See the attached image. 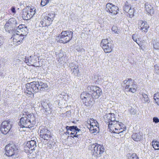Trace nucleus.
<instances>
[{"label":"nucleus","mask_w":159,"mask_h":159,"mask_svg":"<svg viewBox=\"0 0 159 159\" xmlns=\"http://www.w3.org/2000/svg\"><path fill=\"white\" fill-rule=\"evenodd\" d=\"M131 138L134 141H139L142 138V136L139 133H135L132 134Z\"/></svg>","instance_id":"5701e85b"},{"label":"nucleus","mask_w":159,"mask_h":159,"mask_svg":"<svg viewBox=\"0 0 159 159\" xmlns=\"http://www.w3.org/2000/svg\"><path fill=\"white\" fill-rule=\"evenodd\" d=\"M154 99L156 102V101H157V100H156L157 99L158 100V99H159V98H158L156 95H155V94L154 95Z\"/></svg>","instance_id":"5fc2aeb1"},{"label":"nucleus","mask_w":159,"mask_h":159,"mask_svg":"<svg viewBox=\"0 0 159 159\" xmlns=\"http://www.w3.org/2000/svg\"><path fill=\"white\" fill-rule=\"evenodd\" d=\"M143 98L142 99L143 102V103H148L149 102V98L148 96L145 94H143Z\"/></svg>","instance_id":"b1692460"},{"label":"nucleus","mask_w":159,"mask_h":159,"mask_svg":"<svg viewBox=\"0 0 159 159\" xmlns=\"http://www.w3.org/2000/svg\"><path fill=\"white\" fill-rule=\"evenodd\" d=\"M106 10L112 15H116L119 11L118 7L111 3H108L106 4Z\"/></svg>","instance_id":"9b49d317"},{"label":"nucleus","mask_w":159,"mask_h":159,"mask_svg":"<svg viewBox=\"0 0 159 159\" xmlns=\"http://www.w3.org/2000/svg\"><path fill=\"white\" fill-rule=\"evenodd\" d=\"M65 134H69V135H70V133L68 131H67L65 133Z\"/></svg>","instance_id":"4d7b16f0"},{"label":"nucleus","mask_w":159,"mask_h":159,"mask_svg":"<svg viewBox=\"0 0 159 159\" xmlns=\"http://www.w3.org/2000/svg\"><path fill=\"white\" fill-rule=\"evenodd\" d=\"M3 39L2 37L0 36V46L3 44Z\"/></svg>","instance_id":"603ef678"},{"label":"nucleus","mask_w":159,"mask_h":159,"mask_svg":"<svg viewBox=\"0 0 159 159\" xmlns=\"http://www.w3.org/2000/svg\"><path fill=\"white\" fill-rule=\"evenodd\" d=\"M111 114V115H112V113H110ZM111 116H112V115H111ZM112 116H111V118H109V119L110 120H111V117H112Z\"/></svg>","instance_id":"052dcab7"},{"label":"nucleus","mask_w":159,"mask_h":159,"mask_svg":"<svg viewBox=\"0 0 159 159\" xmlns=\"http://www.w3.org/2000/svg\"><path fill=\"white\" fill-rule=\"evenodd\" d=\"M12 125V122L10 121H4L1 125L0 130L4 134H7L10 130Z\"/></svg>","instance_id":"9d476101"},{"label":"nucleus","mask_w":159,"mask_h":159,"mask_svg":"<svg viewBox=\"0 0 159 159\" xmlns=\"http://www.w3.org/2000/svg\"><path fill=\"white\" fill-rule=\"evenodd\" d=\"M152 145L155 150H159V142L155 141H153L152 142Z\"/></svg>","instance_id":"a878e982"},{"label":"nucleus","mask_w":159,"mask_h":159,"mask_svg":"<svg viewBox=\"0 0 159 159\" xmlns=\"http://www.w3.org/2000/svg\"><path fill=\"white\" fill-rule=\"evenodd\" d=\"M115 115L114 113H112V115L111 120H110V122L115 121V118L114 116Z\"/></svg>","instance_id":"8fccbe9b"},{"label":"nucleus","mask_w":159,"mask_h":159,"mask_svg":"<svg viewBox=\"0 0 159 159\" xmlns=\"http://www.w3.org/2000/svg\"><path fill=\"white\" fill-rule=\"evenodd\" d=\"M51 133L50 132L45 134L43 135L40 136V137L41 138L43 139L44 140H48L51 138Z\"/></svg>","instance_id":"bb28decb"},{"label":"nucleus","mask_w":159,"mask_h":159,"mask_svg":"<svg viewBox=\"0 0 159 159\" xmlns=\"http://www.w3.org/2000/svg\"><path fill=\"white\" fill-rule=\"evenodd\" d=\"M145 10L147 12V13L150 15H152L154 14V11L153 7L148 2L145 3Z\"/></svg>","instance_id":"6ab92c4d"},{"label":"nucleus","mask_w":159,"mask_h":159,"mask_svg":"<svg viewBox=\"0 0 159 159\" xmlns=\"http://www.w3.org/2000/svg\"><path fill=\"white\" fill-rule=\"evenodd\" d=\"M27 14L26 16V20H29L32 17L30 15V13L28 11H27Z\"/></svg>","instance_id":"a18cd8bd"},{"label":"nucleus","mask_w":159,"mask_h":159,"mask_svg":"<svg viewBox=\"0 0 159 159\" xmlns=\"http://www.w3.org/2000/svg\"><path fill=\"white\" fill-rule=\"evenodd\" d=\"M55 14L54 12H52L51 13H50L49 14H48V16H49L50 17H52L53 19H54V18L55 16Z\"/></svg>","instance_id":"de8ad7c7"},{"label":"nucleus","mask_w":159,"mask_h":159,"mask_svg":"<svg viewBox=\"0 0 159 159\" xmlns=\"http://www.w3.org/2000/svg\"><path fill=\"white\" fill-rule=\"evenodd\" d=\"M124 83L125 85V89H128V91L132 93H135L137 90V85L135 82L132 81L131 79H128V80H125L124 81Z\"/></svg>","instance_id":"0eeeda50"},{"label":"nucleus","mask_w":159,"mask_h":159,"mask_svg":"<svg viewBox=\"0 0 159 159\" xmlns=\"http://www.w3.org/2000/svg\"><path fill=\"white\" fill-rule=\"evenodd\" d=\"M138 28L142 31L147 32L148 29L149 28V25L145 21L140 20L138 22Z\"/></svg>","instance_id":"4468645a"},{"label":"nucleus","mask_w":159,"mask_h":159,"mask_svg":"<svg viewBox=\"0 0 159 159\" xmlns=\"http://www.w3.org/2000/svg\"><path fill=\"white\" fill-rule=\"evenodd\" d=\"M17 24V21L15 18H10L5 26L6 31L10 33L12 30H15L16 29Z\"/></svg>","instance_id":"423d86ee"},{"label":"nucleus","mask_w":159,"mask_h":159,"mask_svg":"<svg viewBox=\"0 0 159 159\" xmlns=\"http://www.w3.org/2000/svg\"><path fill=\"white\" fill-rule=\"evenodd\" d=\"M122 129H120V128L119 129V131H122V132H123V131H124V130H122Z\"/></svg>","instance_id":"bf43d9fd"},{"label":"nucleus","mask_w":159,"mask_h":159,"mask_svg":"<svg viewBox=\"0 0 159 159\" xmlns=\"http://www.w3.org/2000/svg\"><path fill=\"white\" fill-rule=\"evenodd\" d=\"M123 10L125 12L127 13L129 12L128 14L130 17L132 18L133 16L134 10L131 8V7L129 5L128 2L127 1L125 3L123 7Z\"/></svg>","instance_id":"dca6fc26"},{"label":"nucleus","mask_w":159,"mask_h":159,"mask_svg":"<svg viewBox=\"0 0 159 159\" xmlns=\"http://www.w3.org/2000/svg\"><path fill=\"white\" fill-rule=\"evenodd\" d=\"M100 46L103 49L104 52L106 53L111 52L113 48V45L111 43L109 42L107 39L102 40Z\"/></svg>","instance_id":"6e6552de"},{"label":"nucleus","mask_w":159,"mask_h":159,"mask_svg":"<svg viewBox=\"0 0 159 159\" xmlns=\"http://www.w3.org/2000/svg\"><path fill=\"white\" fill-rule=\"evenodd\" d=\"M50 25V24H48V23L46 21L44 18L43 19V20L41 21H40L39 26L40 27H43L49 26Z\"/></svg>","instance_id":"cd10ccee"},{"label":"nucleus","mask_w":159,"mask_h":159,"mask_svg":"<svg viewBox=\"0 0 159 159\" xmlns=\"http://www.w3.org/2000/svg\"><path fill=\"white\" fill-rule=\"evenodd\" d=\"M50 132V131L46 128L42 129L40 130V136L43 135L45 134H47L48 133H49Z\"/></svg>","instance_id":"c756f323"},{"label":"nucleus","mask_w":159,"mask_h":159,"mask_svg":"<svg viewBox=\"0 0 159 159\" xmlns=\"http://www.w3.org/2000/svg\"><path fill=\"white\" fill-rule=\"evenodd\" d=\"M76 50L78 52H80L82 51V48H80L79 46H77L76 47Z\"/></svg>","instance_id":"09e8293b"},{"label":"nucleus","mask_w":159,"mask_h":159,"mask_svg":"<svg viewBox=\"0 0 159 159\" xmlns=\"http://www.w3.org/2000/svg\"><path fill=\"white\" fill-rule=\"evenodd\" d=\"M6 154L8 156H11L18 152L17 146L14 144H9L6 146L5 148Z\"/></svg>","instance_id":"1a4fd4ad"},{"label":"nucleus","mask_w":159,"mask_h":159,"mask_svg":"<svg viewBox=\"0 0 159 159\" xmlns=\"http://www.w3.org/2000/svg\"><path fill=\"white\" fill-rule=\"evenodd\" d=\"M98 77V81L99 82V81H101L102 80H101V76L100 75H98V76H97Z\"/></svg>","instance_id":"864d4df0"},{"label":"nucleus","mask_w":159,"mask_h":159,"mask_svg":"<svg viewBox=\"0 0 159 159\" xmlns=\"http://www.w3.org/2000/svg\"><path fill=\"white\" fill-rule=\"evenodd\" d=\"M49 0H42L41 5L42 6H45L47 5L49 2Z\"/></svg>","instance_id":"4c0bfd02"},{"label":"nucleus","mask_w":159,"mask_h":159,"mask_svg":"<svg viewBox=\"0 0 159 159\" xmlns=\"http://www.w3.org/2000/svg\"><path fill=\"white\" fill-rule=\"evenodd\" d=\"M73 72L74 73V74H78L79 73V70L77 66H75L73 68Z\"/></svg>","instance_id":"ea45409f"},{"label":"nucleus","mask_w":159,"mask_h":159,"mask_svg":"<svg viewBox=\"0 0 159 159\" xmlns=\"http://www.w3.org/2000/svg\"><path fill=\"white\" fill-rule=\"evenodd\" d=\"M44 18L48 23V24H50V22H52L53 20L52 17H50L49 16H45Z\"/></svg>","instance_id":"f704fd0d"},{"label":"nucleus","mask_w":159,"mask_h":159,"mask_svg":"<svg viewBox=\"0 0 159 159\" xmlns=\"http://www.w3.org/2000/svg\"><path fill=\"white\" fill-rule=\"evenodd\" d=\"M22 36L20 35V34L15 31L14 34L13 35L12 38L15 41L17 42V43L20 44L23 39L24 38H22Z\"/></svg>","instance_id":"a211bd4d"},{"label":"nucleus","mask_w":159,"mask_h":159,"mask_svg":"<svg viewBox=\"0 0 159 159\" xmlns=\"http://www.w3.org/2000/svg\"><path fill=\"white\" fill-rule=\"evenodd\" d=\"M97 88V86L89 85L87 88V92H84L80 95V98L84 100V104L86 106H92L94 102L93 98H92L91 94L93 91Z\"/></svg>","instance_id":"7ed1b4c3"},{"label":"nucleus","mask_w":159,"mask_h":159,"mask_svg":"<svg viewBox=\"0 0 159 159\" xmlns=\"http://www.w3.org/2000/svg\"><path fill=\"white\" fill-rule=\"evenodd\" d=\"M71 131V133L70 134V137H72L74 139H75V138H76V139L77 138H81L82 132L80 129H79L77 127V129H75V130L74 129L73 131Z\"/></svg>","instance_id":"2eb2a0df"},{"label":"nucleus","mask_w":159,"mask_h":159,"mask_svg":"<svg viewBox=\"0 0 159 159\" xmlns=\"http://www.w3.org/2000/svg\"><path fill=\"white\" fill-rule=\"evenodd\" d=\"M111 30L115 33L118 34L119 32V30H118L117 27L115 26H112Z\"/></svg>","instance_id":"58836bf2"},{"label":"nucleus","mask_w":159,"mask_h":159,"mask_svg":"<svg viewBox=\"0 0 159 159\" xmlns=\"http://www.w3.org/2000/svg\"><path fill=\"white\" fill-rule=\"evenodd\" d=\"M111 114H108L105 115L104 117L105 121L106 123L109 124V122H110V120L109 118H111Z\"/></svg>","instance_id":"473e14b6"},{"label":"nucleus","mask_w":159,"mask_h":159,"mask_svg":"<svg viewBox=\"0 0 159 159\" xmlns=\"http://www.w3.org/2000/svg\"><path fill=\"white\" fill-rule=\"evenodd\" d=\"M89 120H90L92 122H94V121H96V120H93L92 119H90Z\"/></svg>","instance_id":"13d9d810"},{"label":"nucleus","mask_w":159,"mask_h":159,"mask_svg":"<svg viewBox=\"0 0 159 159\" xmlns=\"http://www.w3.org/2000/svg\"><path fill=\"white\" fill-rule=\"evenodd\" d=\"M94 127H95L94 126H91V125H90V127L89 128L90 131L92 133H93L94 132H96V131H93L94 128Z\"/></svg>","instance_id":"49530a36"},{"label":"nucleus","mask_w":159,"mask_h":159,"mask_svg":"<svg viewBox=\"0 0 159 159\" xmlns=\"http://www.w3.org/2000/svg\"><path fill=\"white\" fill-rule=\"evenodd\" d=\"M11 11L13 13H16L15 8L14 7H12L11 9Z\"/></svg>","instance_id":"3c124183"},{"label":"nucleus","mask_w":159,"mask_h":159,"mask_svg":"<svg viewBox=\"0 0 159 159\" xmlns=\"http://www.w3.org/2000/svg\"><path fill=\"white\" fill-rule=\"evenodd\" d=\"M35 9H34V8L30 9V10L29 12L30 13V15L32 17L35 13Z\"/></svg>","instance_id":"37998d69"},{"label":"nucleus","mask_w":159,"mask_h":159,"mask_svg":"<svg viewBox=\"0 0 159 159\" xmlns=\"http://www.w3.org/2000/svg\"><path fill=\"white\" fill-rule=\"evenodd\" d=\"M127 157H128V159H139V157L135 153L132 154H128Z\"/></svg>","instance_id":"2f4dec72"},{"label":"nucleus","mask_w":159,"mask_h":159,"mask_svg":"<svg viewBox=\"0 0 159 159\" xmlns=\"http://www.w3.org/2000/svg\"><path fill=\"white\" fill-rule=\"evenodd\" d=\"M154 68L155 73L157 74H159V67L157 65H154Z\"/></svg>","instance_id":"a19ab883"},{"label":"nucleus","mask_w":159,"mask_h":159,"mask_svg":"<svg viewBox=\"0 0 159 159\" xmlns=\"http://www.w3.org/2000/svg\"><path fill=\"white\" fill-rule=\"evenodd\" d=\"M3 73L0 71V76H1Z\"/></svg>","instance_id":"680f3d73"},{"label":"nucleus","mask_w":159,"mask_h":159,"mask_svg":"<svg viewBox=\"0 0 159 159\" xmlns=\"http://www.w3.org/2000/svg\"><path fill=\"white\" fill-rule=\"evenodd\" d=\"M48 87L47 83L41 81H33L25 85V92L29 94L44 91Z\"/></svg>","instance_id":"f257e3e1"},{"label":"nucleus","mask_w":159,"mask_h":159,"mask_svg":"<svg viewBox=\"0 0 159 159\" xmlns=\"http://www.w3.org/2000/svg\"><path fill=\"white\" fill-rule=\"evenodd\" d=\"M110 130L111 132L119 134L122 132V131H119V128H117L116 127H111V128L110 129Z\"/></svg>","instance_id":"7c9ffc66"},{"label":"nucleus","mask_w":159,"mask_h":159,"mask_svg":"<svg viewBox=\"0 0 159 159\" xmlns=\"http://www.w3.org/2000/svg\"><path fill=\"white\" fill-rule=\"evenodd\" d=\"M91 95L92 98L94 99H97L102 94V92L101 89L97 86V88L93 91Z\"/></svg>","instance_id":"f3484780"},{"label":"nucleus","mask_w":159,"mask_h":159,"mask_svg":"<svg viewBox=\"0 0 159 159\" xmlns=\"http://www.w3.org/2000/svg\"><path fill=\"white\" fill-rule=\"evenodd\" d=\"M36 141L34 140H31L27 142V147L32 151L35 150V148L36 147Z\"/></svg>","instance_id":"aec40b11"},{"label":"nucleus","mask_w":159,"mask_h":159,"mask_svg":"<svg viewBox=\"0 0 159 159\" xmlns=\"http://www.w3.org/2000/svg\"><path fill=\"white\" fill-rule=\"evenodd\" d=\"M42 105L43 109L45 110V112H48V113H51V104L45 102L42 103Z\"/></svg>","instance_id":"412c9836"},{"label":"nucleus","mask_w":159,"mask_h":159,"mask_svg":"<svg viewBox=\"0 0 159 159\" xmlns=\"http://www.w3.org/2000/svg\"><path fill=\"white\" fill-rule=\"evenodd\" d=\"M88 123L90 124V125L91 126L97 127V129H99V125L97 121H94V122H92L90 120H89L88 121Z\"/></svg>","instance_id":"c85d7f7f"},{"label":"nucleus","mask_w":159,"mask_h":159,"mask_svg":"<svg viewBox=\"0 0 159 159\" xmlns=\"http://www.w3.org/2000/svg\"><path fill=\"white\" fill-rule=\"evenodd\" d=\"M129 112L130 114L134 115L136 113V110L134 108H131L129 109Z\"/></svg>","instance_id":"e433bc0d"},{"label":"nucleus","mask_w":159,"mask_h":159,"mask_svg":"<svg viewBox=\"0 0 159 159\" xmlns=\"http://www.w3.org/2000/svg\"><path fill=\"white\" fill-rule=\"evenodd\" d=\"M73 34L71 31L66 30L62 31L59 37V42L65 43L69 42L72 38Z\"/></svg>","instance_id":"39448f33"},{"label":"nucleus","mask_w":159,"mask_h":159,"mask_svg":"<svg viewBox=\"0 0 159 159\" xmlns=\"http://www.w3.org/2000/svg\"><path fill=\"white\" fill-rule=\"evenodd\" d=\"M98 129H97V127H94V128L93 131H96V132L97 131Z\"/></svg>","instance_id":"6e6d98bb"},{"label":"nucleus","mask_w":159,"mask_h":159,"mask_svg":"<svg viewBox=\"0 0 159 159\" xmlns=\"http://www.w3.org/2000/svg\"><path fill=\"white\" fill-rule=\"evenodd\" d=\"M66 128L67 131H73L74 129L75 130V129H77V127L76 126H66Z\"/></svg>","instance_id":"72a5a7b5"},{"label":"nucleus","mask_w":159,"mask_h":159,"mask_svg":"<svg viewBox=\"0 0 159 159\" xmlns=\"http://www.w3.org/2000/svg\"><path fill=\"white\" fill-rule=\"evenodd\" d=\"M89 148L91 151L92 154L95 157H97L101 156L105 150L103 146H101L96 143L90 145Z\"/></svg>","instance_id":"20e7f679"},{"label":"nucleus","mask_w":159,"mask_h":159,"mask_svg":"<svg viewBox=\"0 0 159 159\" xmlns=\"http://www.w3.org/2000/svg\"><path fill=\"white\" fill-rule=\"evenodd\" d=\"M21 115L22 117L20 119L18 125L21 127H28L31 125L35 124V117L33 114H29L28 112H24Z\"/></svg>","instance_id":"f03ea898"},{"label":"nucleus","mask_w":159,"mask_h":159,"mask_svg":"<svg viewBox=\"0 0 159 159\" xmlns=\"http://www.w3.org/2000/svg\"><path fill=\"white\" fill-rule=\"evenodd\" d=\"M27 15V11L26 9H25L23 10L22 16L24 20H26V16Z\"/></svg>","instance_id":"c9c22d12"},{"label":"nucleus","mask_w":159,"mask_h":159,"mask_svg":"<svg viewBox=\"0 0 159 159\" xmlns=\"http://www.w3.org/2000/svg\"><path fill=\"white\" fill-rule=\"evenodd\" d=\"M153 122L155 123H157L159 122V119L157 117H154L153 118Z\"/></svg>","instance_id":"c03bdc74"},{"label":"nucleus","mask_w":159,"mask_h":159,"mask_svg":"<svg viewBox=\"0 0 159 159\" xmlns=\"http://www.w3.org/2000/svg\"><path fill=\"white\" fill-rule=\"evenodd\" d=\"M121 124H122L121 123L115 120L109 122V124H108V128L110 129L111 127H117L118 126H120Z\"/></svg>","instance_id":"4be33fe9"},{"label":"nucleus","mask_w":159,"mask_h":159,"mask_svg":"<svg viewBox=\"0 0 159 159\" xmlns=\"http://www.w3.org/2000/svg\"><path fill=\"white\" fill-rule=\"evenodd\" d=\"M24 61L28 65H32L35 67L39 66L36 64L38 62L37 57L35 56H30L29 57L25 58Z\"/></svg>","instance_id":"f8f14e48"},{"label":"nucleus","mask_w":159,"mask_h":159,"mask_svg":"<svg viewBox=\"0 0 159 159\" xmlns=\"http://www.w3.org/2000/svg\"><path fill=\"white\" fill-rule=\"evenodd\" d=\"M153 48L155 49L158 50L159 49V43L157 42L154 43Z\"/></svg>","instance_id":"79ce46f5"},{"label":"nucleus","mask_w":159,"mask_h":159,"mask_svg":"<svg viewBox=\"0 0 159 159\" xmlns=\"http://www.w3.org/2000/svg\"><path fill=\"white\" fill-rule=\"evenodd\" d=\"M15 31L22 36L26 35L28 33V29L25 25H20L16 28Z\"/></svg>","instance_id":"ddd939ff"},{"label":"nucleus","mask_w":159,"mask_h":159,"mask_svg":"<svg viewBox=\"0 0 159 159\" xmlns=\"http://www.w3.org/2000/svg\"><path fill=\"white\" fill-rule=\"evenodd\" d=\"M132 37L133 40L139 45L140 47H141V45L140 44V42L137 40V39H139L138 34H134L132 35Z\"/></svg>","instance_id":"393cba45"}]
</instances>
